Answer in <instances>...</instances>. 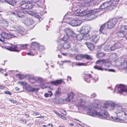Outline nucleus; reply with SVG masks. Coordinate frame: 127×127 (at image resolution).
I'll list each match as a JSON object with an SVG mask.
<instances>
[{"label": "nucleus", "instance_id": "nucleus-54", "mask_svg": "<svg viewBox=\"0 0 127 127\" xmlns=\"http://www.w3.org/2000/svg\"><path fill=\"white\" fill-rule=\"evenodd\" d=\"M39 113L38 112H34L33 113V114L34 115H38L39 114Z\"/></svg>", "mask_w": 127, "mask_h": 127}, {"label": "nucleus", "instance_id": "nucleus-22", "mask_svg": "<svg viewBox=\"0 0 127 127\" xmlns=\"http://www.w3.org/2000/svg\"><path fill=\"white\" fill-rule=\"evenodd\" d=\"M75 48H78L81 47L82 45L80 41L76 40L74 43Z\"/></svg>", "mask_w": 127, "mask_h": 127}, {"label": "nucleus", "instance_id": "nucleus-37", "mask_svg": "<svg viewBox=\"0 0 127 127\" xmlns=\"http://www.w3.org/2000/svg\"><path fill=\"white\" fill-rule=\"evenodd\" d=\"M74 63L75 65L78 66H85L87 65L86 63L75 62Z\"/></svg>", "mask_w": 127, "mask_h": 127}, {"label": "nucleus", "instance_id": "nucleus-8", "mask_svg": "<svg viewBox=\"0 0 127 127\" xmlns=\"http://www.w3.org/2000/svg\"><path fill=\"white\" fill-rule=\"evenodd\" d=\"M117 22V19L114 18L110 20L106 24H107V28L111 29L115 26Z\"/></svg>", "mask_w": 127, "mask_h": 127}, {"label": "nucleus", "instance_id": "nucleus-33", "mask_svg": "<svg viewBox=\"0 0 127 127\" xmlns=\"http://www.w3.org/2000/svg\"><path fill=\"white\" fill-rule=\"evenodd\" d=\"M83 38L86 40H87L91 39V37L88 33L84 34Z\"/></svg>", "mask_w": 127, "mask_h": 127}, {"label": "nucleus", "instance_id": "nucleus-23", "mask_svg": "<svg viewBox=\"0 0 127 127\" xmlns=\"http://www.w3.org/2000/svg\"><path fill=\"white\" fill-rule=\"evenodd\" d=\"M118 88L120 90L121 92H122L124 91L127 92V89H126V86L124 85H120Z\"/></svg>", "mask_w": 127, "mask_h": 127}, {"label": "nucleus", "instance_id": "nucleus-46", "mask_svg": "<svg viewBox=\"0 0 127 127\" xmlns=\"http://www.w3.org/2000/svg\"><path fill=\"white\" fill-rule=\"evenodd\" d=\"M101 49V46L100 45H98L97 46V48L96 49V50L97 52L100 51Z\"/></svg>", "mask_w": 127, "mask_h": 127}, {"label": "nucleus", "instance_id": "nucleus-44", "mask_svg": "<svg viewBox=\"0 0 127 127\" xmlns=\"http://www.w3.org/2000/svg\"><path fill=\"white\" fill-rule=\"evenodd\" d=\"M92 79L95 82H96L98 81V77L97 75H95L94 77L92 78Z\"/></svg>", "mask_w": 127, "mask_h": 127}, {"label": "nucleus", "instance_id": "nucleus-45", "mask_svg": "<svg viewBox=\"0 0 127 127\" xmlns=\"http://www.w3.org/2000/svg\"><path fill=\"white\" fill-rule=\"evenodd\" d=\"M60 111L61 112V113H62V114H63L64 115H66V114H67V113L66 112L65 110L63 109H61V110Z\"/></svg>", "mask_w": 127, "mask_h": 127}, {"label": "nucleus", "instance_id": "nucleus-29", "mask_svg": "<svg viewBox=\"0 0 127 127\" xmlns=\"http://www.w3.org/2000/svg\"><path fill=\"white\" fill-rule=\"evenodd\" d=\"M24 23L27 26H29L32 25V19L31 18H28L25 21Z\"/></svg>", "mask_w": 127, "mask_h": 127}, {"label": "nucleus", "instance_id": "nucleus-63", "mask_svg": "<svg viewBox=\"0 0 127 127\" xmlns=\"http://www.w3.org/2000/svg\"><path fill=\"white\" fill-rule=\"evenodd\" d=\"M4 87L3 86H0V89L4 88Z\"/></svg>", "mask_w": 127, "mask_h": 127}, {"label": "nucleus", "instance_id": "nucleus-35", "mask_svg": "<svg viewBox=\"0 0 127 127\" xmlns=\"http://www.w3.org/2000/svg\"><path fill=\"white\" fill-rule=\"evenodd\" d=\"M40 78H38L36 77H32V83L38 82Z\"/></svg>", "mask_w": 127, "mask_h": 127}, {"label": "nucleus", "instance_id": "nucleus-39", "mask_svg": "<svg viewBox=\"0 0 127 127\" xmlns=\"http://www.w3.org/2000/svg\"><path fill=\"white\" fill-rule=\"evenodd\" d=\"M39 85H36L35 87H34L32 88V92H37L39 89Z\"/></svg>", "mask_w": 127, "mask_h": 127}, {"label": "nucleus", "instance_id": "nucleus-17", "mask_svg": "<svg viewBox=\"0 0 127 127\" xmlns=\"http://www.w3.org/2000/svg\"><path fill=\"white\" fill-rule=\"evenodd\" d=\"M99 38L100 36L98 34H94L91 37V40L93 43L95 44L99 41Z\"/></svg>", "mask_w": 127, "mask_h": 127}, {"label": "nucleus", "instance_id": "nucleus-59", "mask_svg": "<svg viewBox=\"0 0 127 127\" xmlns=\"http://www.w3.org/2000/svg\"><path fill=\"white\" fill-rule=\"evenodd\" d=\"M71 78L70 76H68L67 77V80H71Z\"/></svg>", "mask_w": 127, "mask_h": 127}, {"label": "nucleus", "instance_id": "nucleus-41", "mask_svg": "<svg viewBox=\"0 0 127 127\" xmlns=\"http://www.w3.org/2000/svg\"><path fill=\"white\" fill-rule=\"evenodd\" d=\"M94 69L102 71L103 70V69L102 68L101 66H98L97 65L94 66Z\"/></svg>", "mask_w": 127, "mask_h": 127}, {"label": "nucleus", "instance_id": "nucleus-58", "mask_svg": "<svg viewBox=\"0 0 127 127\" xmlns=\"http://www.w3.org/2000/svg\"><path fill=\"white\" fill-rule=\"evenodd\" d=\"M44 116H41V115L40 116H39L37 117V118H44Z\"/></svg>", "mask_w": 127, "mask_h": 127}, {"label": "nucleus", "instance_id": "nucleus-4", "mask_svg": "<svg viewBox=\"0 0 127 127\" xmlns=\"http://www.w3.org/2000/svg\"><path fill=\"white\" fill-rule=\"evenodd\" d=\"M28 44H19L17 45H11L10 47H9L7 49L11 51L19 52L20 50H16L17 48L24 49L27 48Z\"/></svg>", "mask_w": 127, "mask_h": 127}, {"label": "nucleus", "instance_id": "nucleus-32", "mask_svg": "<svg viewBox=\"0 0 127 127\" xmlns=\"http://www.w3.org/2000/svg\"><path fill=\"white\" fill-rule=\"evenodd\" d=\"M61 89L60 87H58V89L56 91V92L54 94V95L55 96H57L58 95H60L61 94Z\"/></svg>", "mask_w": 127, "mask_h": 127}, {"label": "nucleus", "instance_id": "nucleus-12", "mask_svg": "<svg viewBox=\"0 0 127 127\" xmlns=\"http://www.w3.org/2000/svg\"><path fill=\"white\" fill-rule=\"evenodd\" d=\"M91 28L86 25L83 26L81 29V32L83 34L88 33L91 30Z\"/></svg>", "mask_w": 127, "mask_h": 127}, {"label": "nucleus", "instance_id": "nucleus-28", "mask_svg": "<svg viewBox=\"0 0 127 127\" xmlns=\"http://www.w3.org/2000/svg\"><path fill=\"white\" fill-rule=\"evenodd\" d=\"M76 40L80 41L83 38V35L82 33H80L76 35Z\"/></svg>", "mask_w": 127, "mask_h": 127}, {"label": "nucleus", "instance_id": "nucleus-43", "mask_svg": "<svg viewBox=\"0 0 127 127\" xmlns=\"http://www.w3.org/2000/svg\"><path fill=\"white\" fill-rule=\"evenodd\" d=\"M110 0L116 6V5L118 4L119 0Z\"/></svg>", "mask_w": 127, "mask_h": 127}, {"label": "nucleus", "instance_id": "nucleus-19", "mask_svg": "<svg viewBox=\"0 0 127 127\" xmlns=\"http://www.w3.org/2000/svg\"><path fill=\"white\" fill-rule=\"evenodd\" d=\"M84 78V80L88 83L90 82L91 78L92 77V76L90 74L84 73L83 74Z\"/></svg>", "mask_w": 127, "mask_h": 127}, {"label": "nucleus", "instance_id": "nucleus-14", "mask_svg": "<svg viewBox=\"0 0 127 127\" xmlns=\"http://www.w3.org/2000/svg\"><path fill=\"white\" fill-rule=\"evenodd\" d=\"M127 29H125L123 27H121L120 29V30L118 32V37H124L126 33L125 30Z\"/></svg>", "mask_w": 127, "mask_h": 127}, {"label": "nucleus", "instance_id": "nucleus-15", "mask_svg": "<svg viewBox=\"0 0 127 127\" xmlns=\"http://www.w3.org/2000/svg\"><path fill=\"white\" fill-rule=\"evenodd\" d=\"M81 23V21L80 20L73 19L70 21L69 23L72 26H76L79 25Z\"/></svg>", "mask_w": 127, "mask_h": 127}, {"label": "nucleus", "instance_id": "nucleus-10", "mask_svg": "<svg viewBox=\"0 0 127 127\" xmlns=\"http://www.w3.org/2000/svg\"><path fill=\"white\" fill-rule=\"evenodd\" d=\"M63 83L64 84L65 82L62 79L57 80L54 81H51L50 82V83L51 84L55 86H58L61 85Z\"/></svg>", "mask_w": 127, "mask_h": 127}, {"label": "nucleus", "instance_id": "nucleus-38", "mask_svg": "<svg viewBox=\"0 0 127 127\" xmlns=\"http://www.w3.org/2000/svg\"><path fill=\"white\" fill-rule=\"evenodd\" d=\"M32 16H33L34 17L37 18L39 20H40V19H41V17L37 13L32 12Z\"/></svg>", "mask_w": 127, "mask_h": 127}, {"label": "nucleus", "instance_id": "nucleus-30", "mask_svg": "<svg viewBox=\"0 0 127 127\" xmlns=\"http://www.w3.org/2000/svg\"><path fill=\"white\" fill-rule=\"evenodd\" d=\"M106 24V23H105L102 25L100 26V28L99 29L100 32L101 33L103 34L104 33L103 31H104L105 29V27Z\"/></svg>", "mask_w": 127, "mask_h": 127}, {"label": "nucleus", "instance_id": "nucleus-26", "mask_svg": "<svg viewBox=\"0 0 127 127\" xmlns=\"http://www.w3.org/2000/svg\"><path fill=\"white\" fill-rule=\"evenodd\" d=\"M4 1L13 6H14L16 4V2L14 0H4Z\"/></svg>", "mask_w": 127, "mask_h": 127}, {"label": "nucleus", "instance_id": "nucleus-18", "mask_svg": "<svg viewBox=\"0 0 127 127\" xmlns=\"http://www.w3.org/2000/svg\"><path fill=\"white\" fill-rule=\"evenodd\" d=\"M14 14L15 15L13 17V18H15L17 17H23L25 16V14L23 12L21 11H15L14 12Z\"/></svg>", "mask_w": 127, "mask_h": 127}, {"label": "nucleus", "instance_id": "nucleus-2", "mask_svg": "<svg viewBox=\"0 0 127 127\" xmlns=\"http://www.w3.org/2000/svg\"><path fill=\"white\" fill-rule=\"evenodd\" d=\"M71 47L70 44L68 41H65L62 44L60 42L58 43V46L57 49L60 51L61 53L64 55L67 54L65 52V51L70 48Z\"/></svg>", "mask_w": 127, "mask_h": 127}, {"label": "nucleus", "instance_id": "nucleus-47", "mask_svg": "<svg viewBox=\"0 0 127 127\" xmlns=\"http://www.w3.org/2000/svg\"><path fill=\"white\" fill-rule=\"evenodd\" d=\"M32 2L35 3H37V2H38L40 3H41V2L40 1V0H32Z\"/></svg>", "mask_w": 127, "mask_h": 127}, {"label": "nucleus", "instance_id": "nucleus-20", "mask_svg": "<svg viewBox=\"0 0 127 127\" xmlns=\"http://www.w3.org/2000/svg\"><path fill=\"white\" fill-rule=\"evenodd\" d=\"M74 94L72 92H71L68 94V96L65 99V100L67 102H70L74 98Z\"/></svg>", "mask_w": 127, "mask_h": 127}, {"label": "nucleus", "instance_id": "nucleus-52", "mask_svg": "<svg viewBox=\"0 0 127 127\" xmlns=\"http://www.w3.org/2000/svg\"><path fill=\"white\" fill-rule=\"evenodd\" d=\"M48 92L49 93L50 96L51 97L53 95V94L52 92L50 91H48Z\"/></svg>", "mask_w": 127, "mask_h": 127}, {"label": "nucleus", "instance_id": "nucleus-57", "mask_svg": "<svg viewBox=\"0 0 127 127\" xmlns=\"http://www.w3.org/2000/svg\"><path fill=\"white\" fill-rule=\"evenodd\" d=\"M26 54L28 55H31L32 52L31 51H30V52H29L27 53Z\"/></svg>", "mask_w": 127, "mask_h": 127}, {"label": "nucleus", "instance_id": "nucleus-16", "mask_svg": "<svg viewBox=\"0 0 127 127\" xmlns=\"http://www.w3.org/2000/svg\"><path fill=\"white\" fill-rule=\"evenodd\" d=\"M100 62H102V66L104 65L105 67H109L108 64L109 63V61L108 59H103L97 61L96 62V64H99Z\"/></svg>", "mask_w": 127, "mask_h": 127}, {"label": "nucleus", "instance_id": "nucleus-61", "mask_svg": "<svg viewBox=\"0 0 127 127\" xmlns=\"http://www.w3.org/2000/svg\"><path fill=\"white\" fill-rule=\"evenodd\" d=\"M15 89L16 90V91H19V90H20V89L18 88L17 87H16L15 88Z\"/></svg>", "mask_w": 127, "mask_h": 127}, {"label": "nucleus", "instance_id": "nucleus-62", "mask_svg": "<svg viewBox=\"0 0 127 127\" xmlns=\"http://www.w3.org/2000/svg\"><path fill=\"white\" fill-rule=\"evenodd\" d=\"M69 125L71 126H74V125L72 123H70L69 124Z\"/></svg>", "mask_w": 127, "mask_h": 127}, {"label": "nucleus", "instance_id": "nucleus-21", "mask_svg": "<svg viewBox=\"0 0 127 127\" xmlns=\"http://www.w3.org/2000/svg\"><path fill=\"white\" fill-rule=\"evenodd\" d=\"M85 44L88 48L91 51H93L95 48V46L92 43L90 42H86Z\"/></svg>", "mask_w": 127, "mask_h": 127}, {"label": "nucleus", "instance_id": "nucleus-60", "mask_svg": "<svg viewBox=\"0 0 127 127\" xmlns=\"http://www.w3.org/2000/svg\"><path fill=\"white\" fill-rule=\"evenodd\" d=\"M14 104H16L17 103V101L16 100H13L12 101V102Z\"/></svg>", "mask_w": 127, "mask_h": 127}, {"label": "nucleus", "instance_id": "nucleus-1", "mask_svg": "<svg viewBox=\"0 0 127 127\" xmlns=\"http://www.w3.org/2000/svg\"><path fill=\"white\" fill-rule=\"evenodd\" d=\"M115 105V103L112 102H106L104 103V109L100 110L98 107V105L97 103H93L89 106V111L87 113L88 114L91 116H95L96 115L100 116L103 118H107L109 117V115L105 108H107L108 110H112L114 109Z\"/></svg>", "mask_w": 127, "mask_h": 127}, {"label": "nucleus", "instance_id": "nucleus-56", "mask_svg": "<svg viewBox=\"0 0 127 127\" xmlns=\"http://www.w3.org/2000/svg\"><path fill=\"white\" fill-rule=\"evenodd\" d=\"M91 2H93V3H95L96 2V0H91Z\"/></svg>", "mask_w": 127, "mask_h": 127}, {"label": "nucleus", "instance_id": "nucleus-24", "mask_svg": "<svg viewBox=\"0 0 127 127\" xmlns=\"http://www.w3.org/2000/svg\"><path fill=\"white\" fill-rule=\"evenodd\" d=\"M120 46V44L119 43H115L111 47V50L112 51L116 49L119 48Z\"/></svg>", "mask_w": 127, "mask_h": 127}, {"label": "nucleus", "instance_id": "nucleus-50", "mask_svg": "<svg viewBox=\"0 0 127 127\" xmlns=\"http://www.w3.org/2000/svg\"><path fill=\"white\" fill-rule=\"evenodd\" d=\"M53 112L55 114L58 115V116H60V115H61V114L59 113L57 111L54 110Z\"/></svg>", "mask_w": 127, "mask_h": 127}, {"label": "nucleus", "instance_id": "nucleus-40", "mask_svg": "<svg viewBox=\"0 0 127 127\" xmlns=\"http://www.w3.org/2000/svg\"><path fill=\"white\" fill-rule=\"evenodd\" d=\"M26 89L29 92H32V87L29 85L25 86Z\"/></svg>", "mask_w": 127, "mask_h": 127}, {"label": "nucleus", "instance_id": "nucleus-51", "mask_svg": "<svg viewBox=\"0 0 127 127\" xmlns=\"http://www.w3.org/2000/svg\"><path fill=\"white\" fill-rule=\"evenodd\" d=\"M60 116L61 118L62 119L64 120H66V118L64 116L61 115H61H60Z\"/></svg>", "mask_w": 127, "mask_h": 127}, {"label": "nucleus", "instance_id": "nucleus-3", "mask_svg": "<svg viewBox=\"0 0 127 127\" xmlns=\"http://www.w3.org/2000/svg\"><path fill=\"white\" fill-rule=\"evenodd\" d=\"M117 114V116L119 117L116 118V120L118 121H124L127 119L126 114L124 111L120 108L116 109L115 112Z\"/></svg>", "mask_w": 127, "mask_h": 127}, {"label": "nucleus", "instance_id": "nucleus-36", "mask_svg": "<svg viewBox=\"0 0 127 127\" xmlns=\"http://www.w3.org/2000/svg\"><path fill=\"white\" fill-rule=\"evenodd\" d=\"M16 75L18 77H19V79L20 80H22L25 78L26 77V75L20 74H16Z\"/></svg>", "mask_w": 127, "mask_h": 127}, {"label": "nucleus", "instance_id": "nucleus-53", "mask_svg": "<svg viewBox=\"0 0 127 127\" xmlns=\"http://www.w3.org/2000/svg\"><path fill=\"white\" fill-rule=\"evenodd\" d=\"M44 96L46 97H48L49 96V95L47 93H45L44 94Z\"/></svg>", "mask_w": 127, "mask_h": 127}, {"label": "nucleus", "instance_id": "nucleus-48", "mask_svg": "<svg viewBox=\"0 0 127 127\" xmlns=\"http://www.w3.org/2000/svg\"><path fill=\"white\" fill-rule=\"evenodd\" d=\"M4 93L6 94H8L9 95H11L12 94L11 93L8 91H4Z\"/></svg>", "mask_w": 127, "mask_h": 127}, {"label": "nucleus", "instance_id": "nucleus-9", "mask_svg": "<svg viewBox=\"0 0 127 127\" xmlns=\"http://www.w3.org/2000/svg\"><path fill=\"white\" fill-rule=\"evenodd\" d=\"M12 35H13L6 32H2L0 34V41L3 42L5 41V39H9L12 37Z\"/></svg>", "mask_w": 127, "mask_h": 127}, {"label": "nucleus", "instance_id": "nucleus-55", "mask_svg": "<svg viewBox=\"0 0 127 127\" xmlns=\"http://www.w3.org/2000/svg\"><path fill=\"white\" fill-rule=\"evenodd\" d=\"M28 80L29 81L30 83H31L32 82V78L31 77H29L28 78Z\"/></svg>", "mask_w": 127, "mask_h": 127}, {"label": "nucleus", "instance_id": "nucleus-64", "mask_svg": "<svg viewBox=\"0 0 127 127\" xmlns=\"http://www.w3.org/2000/svg\"><path fill=\"white\" fill-rule=\"evenodd\" d=\"M108 70L109 71H114V70L113 69H109Z\"/></svg>", "mask_w": 127, "mask_h": 127}, {"label": "nucleus", "instance_id": "nucleus-34", "mask_svg": "<svg viewBox=\"0 0 127 127\" xmlns=\"http://www.w3.org/2000/svg\"><path fill=\"white\" fill-rule=\"evenodd\" d=\"M75 59L77 60H81L83 59V54H80L77 55Z\"/></svg>", "mask_w": 127, "mask_h": 127}, {"label": "nucleus", "instance_id": "nucleus-5", "mask_svg": "<svg viewBox=\"0 0 127 127\" xmlns=\"http://www.w3.org/2000/svg\"><path fill=\"white\" fill-rule=\"evenodd\" d=\"M115 6L114 4L110 0L108 1H105L102 3L99 6V8L101 9H104L107 8L108 9L112 10Z\"/></svg>", "mask_w": 127, "mask_h": 127}, {"label": "nucleus", "instance_id": "nucleus-25", "mask_svg": "<svg viewBox=\"0 0 127 127\" xmlns=\"http://www.w3.org/2000/svg\"><path fill=\"white\" fill-rule=\"evenodd\" d=\"M106 55L105 53L103 52H99L97 53L96 55V57L98 58H101L104 57Z\"/></svg>", "mask_w": 127, "mask_h": 127}, {"label": "nucleus", "instance_id": "nucleus-7", "mask_svg": "<svg viewBox=\"0 0 127 127\" xmlns=\"http://www.w3.org/2000/svg\"><path fill=\"white\" fill-rule=\"evenodd\" d=\"M87 10H84L83 8L81 7L79 8L76 10L75 11L74 13L76 15L82 16L87 14Z\"/></svg>", "mask_w": 127, "mask_h": 127}, {"label": "nucleus", "instance_id": "nucleus-11", "mask_svg": "<svg viewBox=\"0 0 127 127\" xmlns=\"http://www.w3.org/2000/svg\"><path fill=\"white\" fill-rule=\"evenodd\" d=\"M66 33L65 34L64 37L62 38L63 40L66 41L69 38V36H72V34H73V32L71 30L69 29H67L66 30Z\"/></svg>", "mask_w": 127, "mask_h": 127}, {"label": "nucleus", "instance_id": "nucleus-27", "mask_svg": "<svg viewBox=\"0 0 127 127\" xmlns=\"http://www.w3.org/2000/svg\"><path fill=\"white\" fill-rule=\"evenodd\" d=\"M0 25L3 28L7 27L8 25V22L7 21L2 20L1 22Z\"/></svg>", "mask_w": 127, "mask_h": 127}, {"label": "nucleus", "instance_id": "nucleus-42", "mask_svg": "<svg viewBox=\"0 0 127 127\" xmlns=\"http://www.w3.org/2000/svg\"><path fill=\"white\" fill-rule=\"evenodd\" d=\"M17 83L22 86H25L27 85V83L25 82H18Z\"/></svg>", "mask_w": 127, "mask_h": 127}, {"label": "nucleus", "instance_id": "nucleus-13", "mask_svg": "<svg viewBox=\"0 0 127 127\" xmlns=\"http://www.w3.org/2000/svg\"><path fill=\"white\" fill-rule=\"evenodd\" d=\"M43 46L40 45L37 42H32V48L34 50H40L42 49Z\"/></svg>", "mask_w": 127, "mask_h": 127}, {"label": "nucleus", "instance_id": "nucleus-31", "mask_svg": "<svg viewBox=\"0 0 127 127\" xmlns=\"http://www.w3.org/2000/svg\"><path fill=\"white\" fill-rule=\"evenodd\" d=\"M83 58L88 60H92L93 59L90 56L86 54H83Z\"/></svg>", "mask_w": 127, "mask_h": 127}, {"label": "nucleus", "instance_id": "nucleus-49", "mask_svg": "<svg viewBox=\"0 0 127 127\" xmlns=\"http://www.w3.org/2000/svg\"><path fill=\"white\" fill-rule=\"evenodd\" d=\"M41 87L43 89H44L48 87L46 86V84H44L42 85Z\"/></svg>", "mask_w": 127, "mask_h": 127}, {"label": "nucleus", "instance_id": "nucleus-6", "mask_svg": "<svg viewBox=\"0 0 127 127\" xmlns=\"http://www.w3.org/2000/svg\"><path fill=\"white\" fill-rule=\"evenodd\" d=\"M32 4L30 3H24L21 5V8L23 9H26V12L29 14L32 15Z\"/></svg>", "mask_w": 127, "mask_h": 127}]
</instances>
